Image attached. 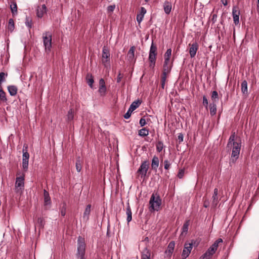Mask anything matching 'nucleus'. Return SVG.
I'll list each match as a JSON object with an SVG mask.
<instances>
[{
  "label": "nucleus",
  "instance_id": "nucleus-1",
  "mask_svg": "<svg viewBox=\"0 0 259 259\" xmlns=\"http://www.w3.org/2000/svg\"><path fill=\"white\" fill-rule=\"evenodd\" d=\"M235 135H232L229 140V142L227 144L228 147H233L232 153L231 157H232V160L234 161V158L235 160L237 159L238 158V156L239 155L241 144H239L237 142H234Z\"/></svg>",
  "mask_w": 259,
  "mask_h": 259
},
{
  "label": "nucleus",
  "instance_id": "nucleus-2",
  "mask_svg": "<svg viewBox=\"0 0 259 259\" xmlns=\"http://www.w3.org/2000/svg\"><path fill=\"white\" fill-rule=\"evenodd\" d=\"M150 211H158L161 204V199L159 195L156 193H153L151 196L150 201Z\"/></svg>",
  "mask_w": 259,
  "mask_h": 259
},
{
  "label": "nucleus",
  "instance_id": "nucleus-3",
  "mask_svg": "<svg viewBox=\"0 0 259 259\" xmlns=\"http://www.w3.org/2000/svg\"><path fill=\"white\" fill-rule=\"evenodd\" d=\"M222 242L223 240L221 238L217 239L208 249L205 253L202 255L201 258H202L203 259H210L217 250L219 244Z\"/></svg>",
  "mask_w": 259,
  "mask_h": 259
},
{
  "label": "nucleus",
  "instance_id": "nucleus-4",
  "mask_svg": "<svg viewBox=\"0 0 259 259\" xmlns=\"http://www.w3.org/2000/svg\"><path fill=\"white\" fill-rule=\"evenodd\" d=\"M42 39L45 51L47 53H49L52 48V35L49 31H46L42 33Z\"/></svg>",
  "mask_w": 259,
  "mask_h": 259
},
{
  "label": "nucleus",
  "instance_id": "nucleus-5",
  "mask_svg": "<svg viewBox=\"0 0 259 259\" xmlns=\"http://www.w3.org/2000/svg\"><path fill=\"white\" fill-rule=\"evenodd\" d=\"M156 55L157 47L156 45L154 44L153 42L152 41L150 47L149 55V60L150 62L149 66L151 68H154L155 66Z\"/></svg>",
  "mask_w": 259,
  "mask_h": 259
},
{
  "label": "nucleus",
  "instance_id": "nucleus-6",
  "mask_svg": "<svg viewBox=\"0 0 259 259\" xmlns=\"http://www.w3.org/2000/svg\"><path fill=\"white\" fill-rule=\"evenodd\" d=\"M22 167L25 171L28 169L29 154L28 152V145L24 144L23 147Z\"/></svg>",
  "mask_w": 259,
  "mask_h": 259
},
{
  "label": "nucleus",
  "instance_id": "nucleus-7",
  "mask_svg": "<svg viewBox=\"0 0 259 259\" xmlns=\"http://www.w3.org/2000/svg\"><path fill=\"white\" fill-rule=\"evenodd\" d=\"M195 242L193 240L191 241V243L185 242L182 253V259H186L189 255L193 248V245L195 244Z\"/></svg>",
  "mask_w": 259,
  "mask_h": 259
},
{
  "label": "nucleus",
  "instance_id": "nucleus-8",
  "mask_svg": "<svg viewBox=\"0 0 259 259\" xmlns=\"http://www.w3.org/2000/svg\"><path fill=\"white\" fill-rule=\"evenodd\" d=\"M149 167V163L147 161H144L141 163L137 172L141 175L142 178H144L146 177Z\"/></svg>",
  "mask_w": 259,
  "mask_h": 259
},
{
  "label": "nucleus",
  "instance_id": "nucleus-9",
  "mask_svg": "<svg viewBox=\"0 0 259 259\" xmlns=\"http://www.w3.org/2000/svg\"><path fill=\"white\" fill-rule=\"evenodd\" d=\"M110 52L107 47L104 46L102 50V62L105 67H107L109 62Z\"/></svg>",
  "mask_w": 259,
  "mask_h": 259
},
{
  "label": "nucleus",
  "instance_id": "nucleus-10",
  "mask_svg": "<svg viewBox=\"0 0 259 259\" xmlns=\"http://www.w3.org/2000/svg\"><path fill=\"white\" fill-rule=\"evenodd\" d=\"M77 241L78 246L76 255L78 257L84 256L85 253V244L84 242L81 240V238L80 237H79Z\"/></svg>",
  "mask_w": 259,
  "mask_h": 259
},
{
  "label": "nucleus",
  "instance_id": "nucleus-11",
  "mask_svg": "<svg viewBox=\"0 0 259 259\" xmlns=\"http://www.w3.org/2000/svg\"><path fill=\"white\" fill-rule=\"evenodd\" d=\"M234 23L237 25L239 23L240 11L237 7H234L232 11Z\"/></svg>",
  "mask_w": 259,
  "mask_h": 259
},
{
  "label": "nucleus",
  "instance_id": "nucleus-12",
  "mask_svg": "<svg viewBox=\"0 0 259 259\" xmlns=\"http://www.w3.org/2000/svg\"><path fill=\"white\" fill-rule=\"evenodd\" d=\"M190 46L189 49V53L191 58H193L196 55V52L198 49V45L197 42L193 43L192 44H189Z\"/></svg>",
  "mask_w": 259,
  "mask_h": 259
},
{
  "label": "nucleus",
  "instance_id": "nucleus-13",
  "mask_svg": "<svg viewBox=\"0 0 259 259\" xmlns=\"http://www.w3.org/2000/svg\"><path fill=\"white\" fill-rule=\"evenodd\" d=\"M47 13V7L45 5L38 6L37 8V16L38 18H42L45 14Z\"/></svg>",
  "mask_w": 259,
  "mask_h": 259
},
{
  "label": "nucleus",
  "instance_id": "nucleus-14",
  "mask_svg": "<svg viewBox=\"0 0 259 259\" xmlns=\"http://www.w3.org/2000/svg\"><path fill=\"white\" fill-rule=\"evenodd\" d=\"M146 10L144 7H141L140 8V12L139 14H138L137 15V21L139 24H140L142 21L144 16L145 14L146 13Z\"/></svg>",
  "mask_w": 259,
  "mask_h": 259
},
{
  "label": "nucleus",
  "instance_id": "nucleus-15",
  "mask_svg": "<svg viewBox=\"0 0 259 259\" xmlns=\"http://www.w3.org/2000/svg\"><path fill=\"white\" fill-rule=\"evenodd\" d=\"M159 158L154 155L152 159L151 168L152 169L156 171L159 166Z\"/></svg>",
  "mask_w": 259,
  "mask_h": 259
},
{
  "label": "nucleus",
  "instance_id": "nucleus-16",
  "mask_svg": "<svg viewBox=\"0 0 259 259\" xmlns=\"http://www.w3.org/2000/svg\"><path fill=\"white\" fill-rule=\"evenodd\" d=\"M24 185V178L23 177H20L16 178L15 183V187L16 189H18V188H20V189L23 188Z\"/></svg>",
  "mask_w": 259,
  "mask_h": 259
},
{
  "label": "nucleus",
  "instance_id": "nucleus-17",
  "mask_svg": "<svg viewBox=\"0 0 259 259\" xmlns=\"http://www.w3.org/2000/svg\"><path fill=\"white\" fill-rule=\"evenodd\" d=\"M135 47L134 46L130 48L127 54V57L128 61H132L134 60L135 57Z\"/></svg>",
  "mask_w": 259,
  "mask_h": 259
},
{
  "label": "nucleus",
  "instance_id": "nucleus-18",
  "mask_svg": "<svg viewBox=\"0 0 259 259\" xmlns=\"http://www.w3.org/2000/svg\"><path fill=\"white\" fill-rule=\"evenodd\" d=\"M171 4L168 1H165L163 4V9L166 14H169L171 10Z\"/></svg>",
  "mask_w": 259,
  "mask_h": 259
},
{
  "label": "nucleus",
  "instance_id": "nucleus-19",
  "mask_svg": "<svg viewBox=\"0 0 259 259\" xmlns=\"http://www.w3.org/2000/svg\"><path fill=\"white\" fill-rule=\"evenodd\" d=\"M44 204L45 205H50L51 203V198L49 195V192L46 190H44Z\"/></svg>",
  "mask_w": 259,
  "mask_h": 259
},
{
  "label": "nucleus",
  "instance_id": "nucleus-20",
  "mask_svg": "<svg viewBox=\"0 0 259 259\" xmlns=\"http://www.w3.org/2000/svg\"><path fill=\"white\" fill-rule=\"evenodd\" d=\"M150 251L147 248H145L142 252L141 259H150Z\"/></svg>",
  "mask_w": 259,
  "mask_h": 259
},
{
  "label": "nucleus",
  "instance_id": "nucleus-21",
  "mask_svg": "<svg viewBox=\"0 0 259 259\" xmlns=\"http://www.w3.org/2000/svg\"><path fill=\"white\" fill-rule=\"evenodd\" d=\"M218 189L215 188L213 191V194L212 195V204L213 206H216L218 203Z\"/></svg>",
  "mask_w": 259,
  "mask_h": 259
},
{
  "label": "nucleus",
  "instance_id": "nucleus-22",
  "mask_svg": "<svg viewBox=\"0 0 259 259\" xmlns=\"http://www.w3.org/2000/svg\"><path fill=\"white\" fill-rule=\"evenodd\" d=\"M91 205L88 204L85 209L83 214V219L86 221L89 220V215L91 212Z\"/></svg>",
  "mask_w": 259,
  "mask_h": 259
},
{
  "label": "nucleus",
  "instance_id": "nucleus-23",
  "mask_svg": "<svg viewBox=\"0 0 259 259\" xmlns=\"http://www.w3.org/2000/svg\"><path fill=\"white\" fill-rule=\"evenodd\" d=\"M175 243L174 241H170L168 245L167 249L165 251L166 253H168L169 255H171L174 251Z\"/></svg>",
  "mask_w": 259,
  "mask_h": 259
},
{
  "label": "nucleus",
  "instance_id": "nucleus-24",
  "mask_svg": "<svg viewBox=\"0 0 259 259\" xmlns=\"http://www.w3.org/2000/svg\"><path fill=\"white\" fill-rule=\"evenodd\" d=\"M8 90L11 96H15L18 91L17 87L15 85H9L8 87Z\"/></svg>",
  "mask_w": 259,
  "mask_h": 259
},
{
  "label": "nucleus",
  "instance_id": "nucleus-25",
  "mask_svg": "<svg viewBox=\"0 0 259 259\" xmlns=\"http://www.w3.org/2000/svg\"><path fill=\"white\" fill-rule=\"evenodd\" d=\"M210 109V114L211 116H214L217 113V105L215 103H210L209 105Z\"/></svg>",
  "mask_w": 259,
  "mask_h": 259
},
{
  "label": "nucleus",
  "instance_id": "nucleus-26",
  "mask_svg": "<svg viewBox=\"0 0 259 259\" xmlns=\"http://www.w3.org/2000/svg\"><path fill=\"white\" fill-rule=\"evenodd\" d=\"M126 213L127 215V222L129 223L132 219V212L129 204H128L126 208Z\"/></svg>",
  "mask_w": 259,
  "mask_h": 259
},
{
  "label": "nucleus",
  "instance_id": "nucleus-27",
  "mask_svg": "<svg viewBox=\"0 0 259 259\" xmlns=\"http://www.w3.org/2000/svg\"><path fill=\"white\" fill-rule=\"evenodd\" d=\"M189 226V220L186 221L184 224L182 228V231L181 234V236H183L184 234H186L188 230V227Z\"/></svg>",
  "mask_w": 259,
  "mask_h": 259
},
{
  "label": "nucleus",
  "instance_id": "nucleus-28",
  "mask_svg": "<svg viewBox=\"0 0 259 259\" xmlns=\"http://www.w3.org/2000/svg\"><path fill=\"white\" fill-rule=\"evenodd\" d=\"M0 101L2 102H6L7 101L6 93L4 91L2 87H0Z\"/></svg>",
  "mask_w": 259,
  "mask_h": 259
},
{
  "label": "nucleus",
  "instance_id": "nucleus-29",
  "mask_svg": "<svg viewBox=\"0 0 259 259\" xmlns=\"http://www.w3.org/2000/svg\"><path fill=\"white\" fill-rule=\"evenodd\" d=\"M15 28V24L14 22L13 19H10L9 20L8 24V29L10 32H12Z\"/></svg>",
  "mask_w": 259,
  "mask_h": 259
},
{
  "label": "nucleus",
  "instance_id": "nucleus-30",
  "mask_svg": "<svg viewBox=\"0 0 259 259\" xmlns=\"http://www.w3.org/2000/svg\"><path fill=\"white\" fill-rule=\"evenodd\" d=\"M74 118V111L72 109H70L67 115V120L68 122L71 121Z\"/></svg>",
  "mask_w": 259,
  "mask_h": 259
},
{
  "label": "nucleus",
  "instance_id": "nucleus-31",
  "mask_svg": "<svg viewBox=\"0 0 259 259\" xmlns=\"http://www.w3.org/2000/svg\"><path fill=\"white\" fill-rule=\"evenodd\" d=\"M149 135V130L146 128H143L139 131V135L141 137H146Z\"/></svg>",
  "mask_w": 259,
  "mask_h": 259
},
{
  "label": "nucleus",
  "instance_id": "nucleus-32",
  "mask_svg": "<svg viewBox=\"0 0 259 259\" xmlns=\"http://www.w3.org/2000/svg\"><path fill=\"white\" fill-rule=\"evenodd\" d=\"M171 55V49H167L164 54V62H169V59H170V57Z\"/></svg>",
  "mask_w": 259,
  "mask_h": 259
},
{
  "label": "nucleus",
  "instance_id": "nucleus-33",
  "mask_svg": "<svg viewBox=\"0 0 259 259\" xmlns=\"http://www.w3.org/2000/svg\"><path fill=\"white\" fill-rule=\"evenodd\" d=\"M141 103V102L139 100L135 101L132 103L130 108L134 111L140 105Z\"/></svg>",
  "mask_w": 259,
  "mask_h": 259
},
{
  "label": "nucleus",
  "instance_id": "nucleus-34",
  "mask_svg": "<svg viewBox=\"0 0 259 259\" xmlns=\"http://www.w3.org/2000/svg\"><path fill=\"white\" fill-rule=\"evenodd\" d=\"M87 82L89 85L91 87H93V84L94 83V79L92 75L90 74H88L87 75Z\"/></svg>",
  "mask_w": 259,
  "mask_h": 259
},
{
  "label": "nucleus",
  "instance_id": "nucleus-35",
  "mask_svg": "<svg viewBox=\"0 0 259 259\" xmlns=\"http://www.w3.org/2000/svg\"><path fill=\"white\" fill-rule=\"evenodd\" d=\"M211 98L213 100V102L215 103L219 100L218 93L216 91H213L211 93Z\"/></svg>",
  "mask_w": 259,
  "mask_h": 259
},
{
  "label": "nucleus",
  "instance_id": "nucleus-36",
  "mask_svg": "<svg viewBox=\"0 0 259 259\" xmlns=\"http://www.w3.org/2000/svg\"><path fill=\"white\" fill-rule=\"evenodd\" d=\"M7 73L3 72L0 73V87H2V83L6 81V78L7 77Z\"/></svg>",
  "mask_w": 259,
  "mask_h": 259
},
{
  "label": "nucleus",
  "instance_id": "nucleus-37",
  "mask_svg": "<svg viewBox=\"0 0 259 259\" xmlns=\"http://www.w3.org/2000/svg\"><path fill=\"white\" fill-rule=\"evenodd\" d=\"M75 167H76V170L78 172H80L81 171V168H82V166H81V162L80 160L79 157H78L76 160Z\"/></svg>",
  "mask_w": 259,
  "mask_h": 259
},
{
  "label": "nucleus",
  "instance_id": "nucleus-38",
  "mask_svg": "<svg viewBox=\"0 0 259 259\" xmlns=\"http://www.w3.org/2000/svg\"><path fill=\"white\" fill-rule=\"evenodd\" d=\"M156 150L158 152H160L163 148V144L162 141H158L156 144Z\"/></svg>",
  "mask_w": 259,
  "mask_h": 259
},
{
  "label": "nucleus",
  "instance_id": "nucleus-39",
  "mask_svg": "<svg viewBox=\"0 0 259 259\" xmlns=\"http://www.w3.org/2000/svg\"><path fill=\"white\" fill-rule=\"evenodd\" d=\"M169 62H164L163 65V70L162 72H165V74H167L170 70V67L168 66Z\"/></svg>",
  "mask_w": 259,
  "mask_h": 259
},
{
  "label": "nucleus",
  "instance_id": "nucleus-40",
  "mask_svg": "<svg viewBox=\"0 0 259 259\" xmlns=\"http://www.w3.org/2000/svg\"><path fill=\"white\" fill-rule=\"evenodd\" d=\"M11 12L13 15L17 13V7L16 3H13L10 6Z\"/></svg>",
  "mask_w": 259,
  "mask_h": 259
},
{
  "label": "nucleus",
  "instance_id": "nucleus-41",
  "mask_svg": "<svg viewBox=\"0 0 259 259\" xmlns=\"http://www.w3.org/2000/svg\"><path fill=\"white\" fill-rule=\"evenodd\" d=\"M133 111V110L131 109L130 108H129L127 112L124 115V118L125 119L129 118L130 117Z\"/></svg>",
  "mask_w": 259,
  "mask_h": 259
},
{
  "label": "nucleus",
  "instance_id": "nucleus-42",
  "mask_svg": "<svg viewBox=\"0 0 259 259\" xmlns=\"http://www.w3.org/2000/svg\"><path fill=\"white\" fill-rule=\"evenodd\" d=\"M25 24L29 28H31L32 27V21L27 17H26V18Z\"/></svg>",
  "mask_w": 259,
  "mask_h": 259
},
{
  "label": "nucleus",
  "instance_id": "nucleus-43",
  "mask_svg": "<svg viewBox=\"0 0 259 259\" xmlns=\"http://www.w3.org/2000/svg\"><path fill=\"white\" fill-rule=\"evenodd\" d=\"M203 104L204 106H205L206 109H207L208 102L205 96H203Z\"/></svg>",
  "mask_w": 259,
  "mask_h": 259
},
{
  "label": "nucleus",
  "instance_id": "nucleus-44",
  "mask_svg": "<svg viewBox=\"0 0 259 259\" xmlns=\"http://www.w3.org/2000/svg\"><path fill=\"white\" fill-rule=\"evenodd\" d=\"M185 170L183 169H180L178 174V177L180 179L183 178L184 176Z\"/></svg>",
  "mask_w": 259,
  "mask_h": 259
},
{
  "label": "nucleus",
  "instance_id": "nucleus-45",
  "mask_svg": "<svg viewBox=\"0 0 259 259\" xmlns=\"http://www.w3.org/2000/svg\"><path fill=\"white\" fill-rule=\"evenodd\" d=\"M66 204L64 203L63 206L61 209V214L62 216L64 217L66 214Z\"/></svg>",
  "mask_w": 259,
  "mask_h": 259
},
{
  "label": "nucleus",
  "instance_id": "nucleus-46",
  "mask_svg": "<svg viewBox=\"0 0 259 259\" xmlns=\"http://www.w3.org/2000/svg\"><path fill=\"white\" fill-rule=\"evenodd\" d=\"M115 6L114 5H110L107 7V11L109 13H112L115 9Z\"/></svg>",
  "mask_w": 259,
  "mask_h": 259
},
{
  "label": "nucleus",
  "instance_id": "nucleus-47",
  "mask_svg": "<svg viewBox=\"0 0 259 259\" xmlns=\"http://www.w3.org/2000/svg\"><path fill=\"white\" fill-rule=\"evenodd\" d=\"M106 91V87H99V92L102 95L105 94Z\"/></svg>",
  "mask_w": 259,
  "mask_h": 259
},
{
  "label": "nucleus",
  "instance_id": "nucleus-48",
  "mask_svg": "<svg viewBox=\"0 0 259 259\" xmlns=\"http://www.w3.org/2000/svg\"><path fill=\"white\" fill-rule=\"evenodd\" d=\"M164 168L166 170L168 169L170 167V164L167 160H165L164 161Z\"/></svg>",
  "mask_w": 259,
  "mask_h": 259
},
{
  "label": "nucleus",
  "instance_id": "nucleus-49",
  "mask_svg": "<svg viewBox=\"0 0 259 259\" xmlns=\"http://www.w3.org/2000/svg\"><path fill=\"white\" fill-rule=\"evenodd\" d=\"M183 135L182 133L179 134L178 136V140L179 141V143L183 141Z\"/></svg>",
  "mask_w": 259,
  "mask_h": 259
},
{
  "label": "nucleus",
  "instance_id": "nucleus-50",
  "mask_svg": "<svg viewBox=\"0 0 259 259\" xmlns=\"http://www.w3.org/2000/svg\"><path fill=\"white\" fill-rule=\"evenodd\" d=\"M139 123L141 126H144L146 124V120L143 118H141Z\"/></svg>",
  "mask_w": 259,
  "mask_h": 259
},
{
  "label": "nucleus",
  "instance_id": "nucleus-51",
  "mask_svg": "<svg viewBox=\"0 0 259 259\" xmlns=\"http://www.w3.org/2000/svg\"><path fill=\"white\" fill-rule=\"evenodd\" d=\"M99 85H100V87H106L105 86V81H104V80L103 78H101L100 79V80H99Z\"/></svg>",
  "mask_w": 259,
  "mask_h": 259
},
{
  "label": "nucleus",
  "instance_id": "nucleus-52",
  "mask_svg": "<svg viewBox=\"0 0 259 259\" xmlns=\"http://www.w3.org/2000/svg\"><path fill=\"white\" fill-rule=\"evenodd\" d=\"M37 222L38 224H39V225H40L41 227H44V223L43 218H38V220H37Z\"/></svg>",
  "mask_w": 259,
  "mask_h": 259
},
{
  "label": "nucleus",
  "instance_id": "nucleus-53",
  "mask_svg": "<svg viewBox=\"0 0 259 259\" xmlns=\"http://www.w3.org/2000/svg\"><path fill=\"white\" fill-rule=\"evenodd\" d=\"M166 74L165 72H162L161 76V82H165L166 79Z\"/></svg>",
  "mask_w": 259,
  "mask_h": 259
},
{
  "label": "nucleus",
  "instance_id": "nucleus-54",
  "mask_svg": "<svg viewBox=\"0 0 259 259\" xmlns=\"http://www.w3.org/2000/svg\"><path fill=\"white\" fill-rule=\"evenodd\" d=\"M122 77H123V75L120 72H119L117 76V82L118 83H119L121 81Z\"/></svg>",
  "mask_w": 259,
  "mask_h": 259
},
{
  "label": "nucleus",
  "instance_id": "nucleus-55",
  "mask_svg": "<svg viewBox=\"0 0 259 259\" xmlns=\"http://www.w3.org/2000/svg\"><path fill=\"white\" fill-rule=\"evenodd\" d=\"M247 83L245 80H244V94L245 93V92L247 91Z\"/></svg>",
  "mask_w": 259,
  "mask_h": 259
},
{
  "label": "nucleus",
  "instance_id": "nucleus-56",
  "mask_svg": "<svg viewBox=\"0 0 259 259\" xmlns=\"http://www.w3.org/2000/svg\"><path fill=\"white\" fill-rule=\"evenodd\" d=\"M221 2H222L224 6H226V5H227V4H228V1H227V0H221Z\"/></svg>",
  "mask_w": 259,
  "mask_h": 259
},
{
  "label": "nucleus",
  "instance_id": "nucleus-57",
  "mask_svg": "<svg viewBox=\"0 0 259 259\" xmlns=\"http://www.w3.org/2000/svg\"><path fill=\"white\" fill-rule=\"evenodd\" d=\"M165 82H161V88L163 89L164 88V87H165Z\"/></svg>",
  "mask_w": 259,
  "mask_h": 259
},
{
  "label": "nucleus",
  "instance_id": "nucleus-58",
  "mask_svg": "<svg viewBox=\"0 0 259 259\" xmlns=\"http://www.w3.org/2000/svg\"><path fill=\"white\" fill-rule=\"evenodd\" d=\"M240 89L241 91L243 92V82H240Z\"/></svg>",
  "mask_w": 259,
  "mask_h": 259
},
{
  "label": "nucleus",
  "instance_id": "nucleus-59",
  "mask_svg": "<svg viewBox=\"0 0 259 259\" xmlns=\"http://www.w3.org/2000/svg\"><path fill=\"white\" fill-rule=\"evenodd\" d=\"M257 11H259V0H257Z\"/></svg>",
  "mask_w": 259,
  "mask_h": 259
},
{
  "label": "nucleus",
  "instance_id": "nucleus-60",
  "mask_svg": "<svg viewBox=\"0 0 259 259\" xmlns=\"http://www.w3.org/2000/svg\"><path fill=\"white\" fill-rule=\"evenodd\" d=\"M79 257L80 258V259H85V258H84V256H80V257Z\"/></svg>",
  "mask_w": 259,
  "mask_h": 259
},
{
  "label": "nucleus",
  "instance_id": "nucleus-61",
  "mask_svg": "<svg viewBox=\"0 0 259 259\" xmlns=\"http://www.w3.org/2000/svg\"><path fill=\"white\" fill-rule=\"evenodd\" d=\"M145 240H148V237H146V238H145Z\"/></svg>",
  "mask_w": 259,
  "mask_h": 259
},
{
  "label": "nucleus",
  "instance_id": "nucleus-62",
  "mask_svg": "<svg viewBox=\"0 0 259 259\" xmlns=\"http://www.w3.org/2000/svg\"><path fill=\"white\" fill-rule=\"evenodd\" d=\"M257 259H259V251H258V253Z\"/></svg>",
  "mask_w": 259,
  "mask_h": 259
}]
</instances>
